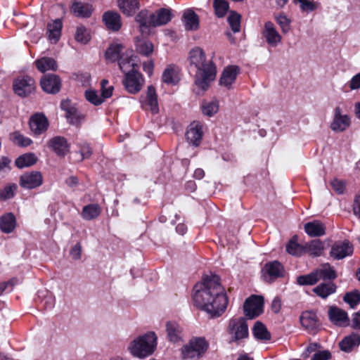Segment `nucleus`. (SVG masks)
<instances>
[{
  "label": "nucleus",
  "mask_w": 360,
  "mask_h": 360,
  "mask_svg": "<svg viewBox=\"0 0 360 360\" xmlns=\"http://www.w3.org/2000/svg\"><path fill=\"white\" fill-rule=\"evenodd\" d=\"M194 304L212 318L220 316L226 310L228 299L217 275L206 276L193 287Z\"/></svg>",
  "instance_id": "obj_1"
},
{
  "label": "nucleus",
  "mask_w": 360,
  "mask_h": 360,
  "mask_svg": "<svg viewBox=\"0 0 360 360\" xmlns=\"http://www.w3.org/2000/svg\"><path fill=\"white\" fill-rule=\"evenodd\" d=\"M190 68L194 71V82L201 91H206L217 75V69L211 60L206 58L205 51L200 47L192 49L188 54Z\"/></svg>",
  "instance_id": "obj_2"
},
{
  "label": "nucleus",
  "mask_w": 360,
  "mask_h": 360,
  "mask_svg": "<svg viewBox=\"0 0 360 360\" xmlns=\"http://www.w3.org/2000/svg\"><path fill=\"white\" fill-rule=\"evenodd\" d=\"M158 337L154 332H148L132 340L128 349L132 356L145 359L151 355L156 349Z\"/></svg>",
  "instance_id": "obj_3"
},
{
  "label": "nucleus",
  "mask_w": 360,
  "mask_h": 360,
  "mask_svg": "<svg viewBox=\"0 0 360 360\" xmlns=\"http://www.w3.org/2000/svg\"><path fill=\"white\" fill-rule=\"evenodd\" d=\"M208 346L204 338H193L181 348L182 358L184 359H198L205 353Z\"/></svg>",
  "instance_id": "obj_4"
},
{
  "label": "nucleus",
  "mask_w": 360,
  "mask_h": 360,
  "mask_svg": "<svg viewBox=\"0 0 360 360\" xmlns=\"http://www.w3.org/2000/svg\"><path fill=\"white\" fill-rule=\"evenodd\" d=\"M227 332L231 335V342H239L248 337V326L244 318L231 319L227 327Z\"/></svg>",
  "instance_id": "obj_5"
},
{
  "label": "nucleus",
  "mask_w": 360,
  "mask_h": 360,
  "mask_svg": "<svg viewBox=\"0 0 360 360\" xmlns=\"http://www.w3.org/2000/svg\"><path fill=\"white\" fill-rule=\"evenodd\" d=\"M13 88L17 95L26 97L34 91L35 82L32 77L23 76L14 80Z\"/></svg>",
  "instance_id": "obj_6"
},
{
  "label": "nucleus",
  "mask_w": 360,
  "mask_h": 360,
  "mask_svg": "<svg viewBox=\"0 0 360 360\" xmlns=\"http://www.w3.org/2000/svg\"><path fill=\"white\" fill-rule=\"evenodd\" d=\"M262 297L257 295H252L244 303V314L249 319H254L262 312Z\"/></svg>",
  "instance_id": "obj_7"
},
{
  "label": "nucleus",
  "mask_w": 360,
  "mask_h": 360,
  "mask_svg": "<svg viewBox=\"0 0 360 360\" xmlns=\"http://www.w3.org/2000/svg\"><path fill=\"white\" fill-rule=\"evenodd\" d=\"M353 246L349 240L336 241L331 247L330 256L335 259L340 260L350 256L353 253Z\"/></svg>",
  "instance_id": "obj_8"
},
{
  "label": "nucleus",
  "mask_w": 360,
  "mask_h": 360,
  "mask_svg": "<svg viewBox=\"0 0 360 360\" xmlns=\"http://www.w3.org/2000/svg\"><path fill=\"white\" fill-rule=\"evenodd\" d=\"M143 84V78L137 71L127 73L123 80L126 90L131 94L138 93L141 89Z\"/></svg>",
  "instance_id": "obj_9"
},
{
  "label": "nucleus",
  "mask_w": 360,
  "mask_h": 360,
  "mask_svg": "<svg viewBox=\"0 0 360 360\" xmlns=\"http://www.w3.org/2000/svg\"><path fill=\"white\" fill-rule=\"evenodd\" d=\"M43 178L39 172L32 171L25 172L20 177L19 184L22 188L25 189H33L42 184Z\"/></svg>",
  "instance_id": "obj_10"
},
{
  "label": "nucleus",
  "mask_w": 360,
  "mask_h": 360,
  "mask_svg": "<svg viewBox=\"0 0 360 360\" xmlns=\"http://www.w3.org/2000/svg\"><path fill=\"white\" fill-rule=\"evenodd\" d=\"M350 123V117L347 115L342 114L340 107H336L330 123V129L335 132H342L346 130Z\"/></svg>",
  "instance_id": "obj_11"
},
{
  "label": "nucleus",
  "mask_w": 360,
  "mask_h": 360,
  "mask_svg": "<svg viewBox=\"0 0 360 360\" xmlns=\"http://www.w3.org/2000/svg\"><path fill=\"white\" fill-rule=\"evenodd\" d=\"M262 272L264 279L266 281L272 282L283 276L284 269L280 262L274 261L266 263L262 269Z\"/></svg>",
  "instance_id": "obj_12"
},
{
  "label": "nucleus",
  "mask_w": 360,
  "mask_h": 360,
  "mask_svg": "<svg viewBox=\"0 0 360 360\" xmlns=\"http://www.w3.org/2000/svg\"><path fill=\"white\" fill-rule=\"evenodd\" d=\"M262 34L267 44L271 46L276 47L281 41L282 37L281 34L277 31L274 23L270 21L265 22Z\"/></svg>",
  "instance_id": "obj_13"
},
{
  "label": "nucleus",
  "mask_w": 360,
  "mask_h": 360,
  "mask_svg": "<svg viewBox=\"0 0 360 360\" xmlns=\"http://www.w3.org/2000/svg\"><path fill=\"white\" fill-rule=\"evenodd\" d=\"M302 326L308 332L314 333L319 327V321L316 314L312 311L302 312L300 318Z\"/></svg>",
  "instance_id": "obj_14"
},
{
  "label": "nucleus",
  "mask_w": 360,
  "mask_h": 360,
  "mask_svg": "<svg viewBox=\"0 0 360 360\" xmlns=\"http://www.w3.org/2000/svg\"><path fill=\"white\" fill-rule=\"evenodd\" d=\"M239 73V68L236 65H229L224 68L219 79V84L228 89L232 88Z\"/></svg>",
  "instance_id": "obj_15"
},
{
  "label": "nucleus",
  "mask_w": 360,
  "mask_h": 360,
  "mask_svg": "<svg viewBox=\"0 0 360 360\" xmlns=\"http://www.w3.org/2000/svg\"><path fill=\"white\" fill-rule=\"evenodd\" d=\"M42 89L48 94H56L60 89V79L56 75H45L41 79Z\"/></svg>",
  "instance_id": "obj_16"
},
{
  "label": "nucleus",
  "mask_w": 360,
  "mask_h": 360,
  "mask_svg": "<svg viewBox=\"0 0 360 360\" xmlns=\"http://www.w3.org/2000/svg\"><path fill=\"white\" fill-rule=\"evenodd\" d=\"M186 136L189 143L199 146L202 137V125L199 122H193L188 127Z\"/></svg>",
  "instance_id": "obj_17"
},
{
  "label": "nucleus",
  "mask_w": 360,
  "mask_h": 360,
  "mask_svg": "<svg viewBox=\"0 0 360 360\" xmlns=\"http://www.w3.org/2000/svg\"><path fill=\"white\" fill-rule=\"evenodd\" d=\"M143 107L146 110H150L153 114L159 111L158 103L155 89L153 86H148L146 95L141 99Z\"/></svg>",
  "instance_id": "obj_18"
},
{
  "label": "nucleus",
  "mask_w": 360,
  "mask_h": 360,
  "mask_svg": "<svg viewBox=\"0 0 360 360\" xmlns=\"http://www.w3.org/2000/svg\"><path fill=\"white\" fill-rule=\"evenodd\" d=\"M49 127L47 118L42 114L37 113L30 120L31 131L36 135H39L46 131Z\"/></svg>",
  "instance_id": "obj_19"
},
{
  "label": "nucleus",
  "mask_w": 360,
  "mask_h": 360,
  "mask_svg": "<svg viewBox=\"0 0 360 360\" xmlns=\"http://www.w3.org/2000/svg\"><path fill=\"white\" fill-rule=\"evenodd\" d=\"M166 332L169 341L176 343L183 339V328L175 321H169L166 323Z\"/></svg>",
  "instance_id": "obj_20"
},
{
  "label": "nucleus",
  "mask_w": 360,
  "mask_h": 360,
  "mask_svg": "<svg viewBox=\"0 0 360 360\" xmlns=\"http://www.w3.org/2000/svg\"><path fill=\"white\" fill-rule=\"evenodd\" d=\"M132 51L126 50L124 54H122L118 61L120 70L125 75L128 72L136 71L135 67L137 66L135 59L136 57L133 56Z\"/></svg>",
  "instance_id": "obj_21"
},
{
  "label": "nucleus",
  "mask_w": 360,
  "mask_h": 360,
  "mask_svg": "<svg viewBox=\"0 0 360 360\" xmlns=\"http://www.w3.org/2000/svg\"><path fill=\"white\" fill-rule=\"evenodd\" d=\"M151 13V22L153 27L166 25L172 18V12L167 8H160Z\"/></svg>",
  "instance_id": "obj_22"
},
{
  "label": "nucleus",
  "mask_w": 360,
  "mask_h": 360,
  "mask_svg": "<svg viewBox=\"0 0 360 360\" xmlns=\"http://www.w3.org/2000/svg\"><path fill=\"white\" fill-rule=\"evenodd\" d=\"M49 147L59 156H65L69 151V145L66 139L62 136H55L50 139Z\"/></svg>",
  "instance_id": "obj_23"
},
{
  "label": "nucleus",
  "mask_w": 360,
  "mask_h": 360,
  "mask_svg": "<svg viewBox=\"0 0 360 360\" xmlns=\"http://www.w3.org/2000/svg\"><path fill=\"white\" fill-rule=\"evenodd\" d=\"M328 316L331 322L337 326H343L348 324L349 319L347 314L336 307H330Z\"/></svg>",
  "instance_id": "obj_24"
},
{
  "label": "nucleus",
  "mask_w": 360,
  "mask_h": 360,
  "mask_svg": "<svg viewBox=\"0 0 360 360\" xmlns=\"http://www.w3.org/2000/svg\"><path fill=\"white\" fill-rule=\"evenodd\" d=\"M326 229V225L319 220H314L304 224V231L311 237H320L325 235Z\"/></svg>",
  "instance_id": "obj_25"
},
{
  "label": "nucleus",
  "mask_w": 360,
  "mask_h": 360,
  "mask_svg": "<svg viewBox=\"0 0 360 360\" xmlns=\"http://www.w3.org/2000/svg\"><path fill=\"white\" fill-rule=\"evenodd\" d=\"M103 20L108 30L118 31L121 28L120 15L116 12H105L103 15Z\"/></svg>",
  "instance_id": "obj_26"
},
{
  "label": "nucleus",
  "mask_w": 360,
  "mask_h": 360,
  "mask_svg": "<svg viewBox=\"0 0 360 360\" xmlns=\"http://www.w3.org/2000/svg\"><path fill=\"white\" fill-rule=\"evenodd\" d=\"M360 345V335L356 333H352L344 338L340 342L339 346L342 351L351 352Z\"/></svg>",
  "instance_id": "obj_27"
},
{
  "label": "nucleus",
  "mask_w": 360,
  "mask_h": 360,
  "mask_svg": "<svg viewBox=\"0 0 360 360\" xmlns=\"http://www.w3.org/2000/svg\"><path fill=\"white\" fill-rule=\"evenodd\" d=\"M127 49L121 44L113 43L110 45L105 51V59L109 62L119 61Z\"/></svg>",
  "instance_id": "obj_28"
},
{
  "label": "nucleus",
  "mask_w": 360,
  "mask_h": 360,
  "mask_svg": "<svg viewBox=\"0 0 360 360\" xmlns=\"http://www.w3.org/2000/svg\"><path fill=\"white\" fill-rule=\"evenodd\" d=\"M63 28V23L61 20L56 19L47 25L48 37L51 43H57L61 36V30Z\"/></svg>",
  "instance_id": "obj_29"
},
{
  "label": "nucleus",
  "mask_w": 360,
  "mask_h": 360,
  "mask_svg": "<svg viewBox=\"0 0 360 360\" xmlns=\"http://www.w3.org/2000/svg\"><path fill=\"white\" fill-rule=\"evenodd\" d=\"M183 22L186 30H196L199 27L198 15L191 9H187L184 11Z\"/></svg>",
  "instance_id": "obj_30"
},
{
  "label": "nucleus",
  "mask_w": 360,
  "mask_h": 360,
  "mask_svg": "<svg viewBox=\"0 0 360 360\" xmlns=\"http://www.w3.org/2000/svg\"><path fill=\"white\" fill-rule=\"evenodd\" d=\"M336 285L332 282L321 283L313 289V292L319 297L326 299L336 291Z\"/></svg>",
  "instance_id": "obj_31"
},
{
  "label": "nucleus",
  "mask_w": 360,
  "mask_h": 360,
  "mask_svg": "<svg viewBox=\"0 0 360 360\" xmlns=\"http://www.w3.org/2000/svg\"><path fill=\"white\" fill-rule=\"evenodd\" d=\"M151 14L147 10H142L136 16V20L139 24L140 30L143 34H148L150 27L152 26Z\"/></svg>",
  "instance_id": "obj_32"
},
{
  "label": "nucleus",
  "mask_w": 360,
  "mask_h": 360,
  "mask_svg": "<svg viewBox=\"0 0 360 360\" xmlns=\"http://www.w3.org/2000/svg\"><path fill=\"white\" fill-rule=\"evenodd\" d=\"M117 4L120 11L128 16L134 15L139 8V0H117Z\"/></svg>",
  "instance_id": "obj_33"
},
{
  "label": "nucleus",
  "mask_w": 360,
  "mask_h": 360,
  "mask_svg": "<svg viewBox=\"0 0 360 360\" xmlns=\"http://www.w3.org/2000/svg\"><path fill=\"white\" fill-rule=\"evenodd\" d=\"M38 70L44 72L48 70H56L57 69V63L56 60L51 57H41L34 62Z\"/></svg>",
  "instance_id": "obj_34"
},
{
  "label": "nucleus",
  "mask_w": 360,
  "mask_h": 360,
  "mask_svg": "<svg viewBox=\"0 0 360 360\" xmlns=\"http://www.w3.org/2000/svg\"><path fill=\"white\" fill-rule=\"evenodd\" d=\"M101 213V207L98 204L92 203L83 207L81 215L84 219L89 221L97 218Z\"/></svg>",
  "instance_id": "obj_35"
},
{
  "label": "nucleus",
  "mask_w": 360,
  "mask_h": 360,
  "mask_svg": "<svg viewBox=\"0 0 360 360\" xmlns=\"http://www.w3.org/2000/svg\"><path fill=\"white\" fill-rule=\"evenodd\" d=\"M15 226V218L12 213H7L0 217V229L6 233H11Z\"/></svg>",
  "instance_id": "obj_36"
},
{
  "label": "nucleus",
  "mask_w": 360,
  "mask_h": 360,
  "mask_svg": "<svg viewBox=\"0 0 360 360\" xmlns=\"http://www.w3.org/2000/svg\"><path fill=\"white\" fill-rule=\"evenodd\" d=\"M71 9L75 15L82 18L89 17L92 12V7L91 5L88 4H83L82 2H74L72 5Z\"/></svg>",
  "instance_id": "obj_37"
},
{
  "label": "nucleus",
  "mask_w": 360,
  "mask_h": 360,
  "mask_svg": "<svg viewBox=\"0 0 360 360\" xmlns=\"http://www.w3.org/2000/svg\"><path fill=\"white\" fill-rule=\"evenodd\" d=\"M324 250V245L320 240H313L307 243L304 247V250L309 255L319 257L321 255Z\"/></svg>",
  "instance_id": "obj_38"
},
{
  "label": "nucleus",
  "mask_w": 360,
  "mask_h": 360,
  "mask_svg": "<svg viewBox=\"0 0 360 360\" xmlns=\"http://www.w3.org/2000/svg\"><path fill=\"white\" fill-rule=\"evenodd\" d=\"M162 79L167 84H176L179 78L175 67L172 65H168L162 73Z\"/></svg>",
  "instance_id": "obj_39"
},
{
  "label": "nucleus",
  "mask_w": 360,
  "mask_h": 360,
  "mask_svg": "<svg viewBox=\"0 0 360 360\" xmlns=\"http://www.w3.org/2000/svg\"><path fill=\"white\" fill-rule=\"evenodd\" d=\"M252 333L254 337L257 340H269L271 338V335L266 328L259 321H257L255 323L252 328Z\"/></svg>",
  "instance_id": "obj_40"
},
{
  "label": "nucleus",
  "mask_w": 360,
  "mask_h": 360,
  "mask_svg": "<svg viewBox=\"0 0 360 360\" xmlns=\"http://www.w3.org/2000/svg\"><path fill=\"white\" fill-rule=\"evenodd\" d=\"M37 157L34 153H26L20 155L15 160V165L18 168H24L33 165L37 162Z\"/></svg>",
  "instance_id": "obj_41"
},
{
  "label": "nucleus",
  "mask_w": 360,
  "mask_h": 360,
  "mask_svg": "<svg viewBox=\"0 0 360 360\" xmlns=\"http://www.w3.org/2000/svg\"><path fill=\"white\" fill-rule=\"evenodd\" d=\"M319 281L321 279L333 280L337 277V274L333 267L330 264H326L321 269H316Z\"/></svg>",
  "instance_id": "obj_42"
},
{
  "label": "nucleus",
  "mask_w": 360,
  "mask_h": 360,
  "mask_svg": "<svg viewBox=\"0 0 360 360\" xmlns=\"http://www.w3.org/2000/svg\"><path fill=\"white\" fill-rule=\"evenodd\" d=\"M319 281L316 270L307 275L300 276L297 278V283L300 285H314Z\"/></svg>",
  "instance_id": "obj_43"
},
{
  "label": "nucleus",
  "mask_w": 360,
  "mask_h": 360,
  "mask_svg": "<svg viewBox=\"0 0 360 360\" xmlns=\"http://www.w3.org/2000/svg\"><path fill=\"white\" fill-rule=\"evenodd\" d=\"M84 95L86 101L94 105H99L105 101L101 95H99L97 91L92 89L86 90Z\"/></svg>",
  "instance_id": "obj_44"
},
{
  "label": "nucleus",
  "mask_w": 360,
  "mask_h": 360,
  "mask_svg": "<svg viewBox=\"0 0 360 360\" xmlns=\"http://www.w3.org/2000/svg\"><path fill=\"white\" fill-rule=\"evenodd\" d=\"M213 6L215 14L218 18L224 17L229 8V5L226 0H214Z\"/></svg>",
  "instance_id": "obj_45"
},
{
  "label": "nucleus",
  "mask_w": 360,
  "mask_h": 360,
  "mask_svg": "<svg viewBox=\"0 0 360 360\" xmlns=\"http://www.w3.org/2000/svg\"><path fill=\"white\" fill-rule=\"evenodd\" d=\"M136 51L143 56H149L153 52V45L149 41L140 40L136 44Z\"/></svg>",
  "instance_id": "obj_46"
},
{
  "label": "nucleus",
  "mask_w": 360,
  "mask_h": 360,
  "mask_svg": "<svg viewBox=\"0 0 360 360\" xmlns=\"http://www.w3.org/2000/svg\"><path fill=\"white\" fill-rule=\"evenodd\" d=\"M202 112L205 115L212 117L217 112L219 105L217 101H204L201 105Z\"/></svg>",
  "instance_id": "obj_47"
},
{
  "label": "nucleus",
  "mask_w": 360,
  "mask_h": 360,
  "mask_svg": "<svg viewBox=\"0 0 360 360\" xmlns=\"http://www.w3.org/2000/svg\"><path fill=\"white\" fill-rule=\"evenodd\" d=\"M11 139L15 143L21 147H26L32 143V140L21 134L18 131H15L11 134Z\"/></svg>",
  "instance_id": "obj_48"
},
{
  "label": "nucleus",
  "mask_w": 360,
  "mask_h": 360,
  "mask_svg": "<svg viewBox=\"0 0 360 360\" xmlns=\"http://www.w3.org/2000/svg\"><path fill=\"white\" fill-rule=\"evenodd\" d=\"M229 24L233 32H238L240 29V15L235 11H231L228 17Z\"/></svg>",
  "instance_id": "obj_49"
},
{
  "label": "nucleus",
  "mask_w": 360,
  "mask_h": 360,
  "mask_svg": "<svg viewBox=\"0 0 360 360\" xmlns=\"http://www.w3.org/2000/svg\"><path fill=\"white\" fill-rule=\"evenodd\" d=\"M296 237H293L286 245V251L295 256L301 255L304 250L298 243L295 242Z\"/></svg>",
  "instance_id": "obj_50"
},
{
  "label": "nucleus",
  "mask_w": 360,
  "mask_h": 360,
  "mask_svg": "<svg viewBox=\"0 0 360 360\" xmlns=\"http://www.w3.org/2000/svg\"><path fill=\"white\" fill-rule=\"evenodd\" d=\"M295 4H299L302 11L311 12L318 7V4L313 0H294Z\"/></svg>",
  "instance_id": "obj_51"
},
{
  "label": "nucleus",
  "mask_w": 360,
  "mask_h": 360,
  "mask_svg": "<svg viewBox=\"0 0 360 360\" xmlns=\"http://www.w3.org/2000/svg\"><path fill=\"white\" fill-rule=\"evenodd\" d=\"M17 186L15 184L6 186L4 188L0 190V199L6 200L13 198Z\"/></svg>",
  "instance_id": "obj_52"
},
{
  "label": "nucleus",
  "mask_w": 360,
  "mask_h": 360,
  "mask_svg": "<svg viewBox=\"0 0 360 360\" xmlns=\"http://www.w3.org/2000/svg\"><path fill=\"white\" fill-rule=\"evenodd\" d=\"M332 188L338 195H342L346 189L347 182L345 180L334 179L330 183Z\"/></svg>",
  "instance_id": "obj_53"
},
{
  "label": "nucleus",
  "mask_w": 360,
  "mask_h": 360,
  "mask_svg": "<svg viewBox=\"0 0 360 360\" xmlns=\"http://www.w3.org/2000/svg\"><path fill=\"white\" fill-rule=\"evenodd\" d=\"M60 108L66 112L68 118L71 119V122L73 123V119L75 117L77 110L75 108L70 105V102L68 100L63 101L60 103Z\"/></svg>",
  "instance_id": "obj_54"
},
{
  "label": "nucleus",
  "mask_w": 360,
  "mask_h": 360,
  "mask_svg": "<svg viewBox=\"0 0 360 360\" xmlns=\"http://www.w3.org/2000/svg\"><path fill=\"white\" fill-rule=\"evenodd\" d=\"M343 300L353 308L360 302V294L357 290L348 292L344 296Z\"/></svg>",
  "instance_id": "obj_55"
},
{
  "label": "nucleus",
  "mask_w": 360,
  "mask_h": 360,
  "mask_svg": "<svg viewBox=\"0 0 360 360\" xmlns=\"http://www.w3.org/2000/svg\"><path fill=\"white\" fill-rule=\"evenodd\" d=\"M277 23L280 25L282 32L287 33L290 30V20L286 15L281 14L276 17Z\"/></svg>",
  "instance_id": "obj_56"
},
{
  "label": "nucleus",
  "mask_w": 360,
  "mask_h": 360,
  "mask_svg": "<svg viewBox=\"0 0 360 360\" xmlns=\"http://www.w3.org/2000/svg\"><path fill=\"white\" fill-rule=\"evenodd\" d=\"M113 86L109 85V82L106 79H103L101 82V96L104 100L110 98L112 95Z\"/></svg>",
  "instance_id": "obj_57"
},
{
  "label": "nucleus",
  "mask_w": 360,
  "mask_h": 360,
  "mask_svg": "<svg viewBox=\"0 0 360 360\" xmlns=\"http://www.w3.org/2000/svg\"><path fill=\"white\" fill-rule=\"evenodd\" d=\"M89 34L84 27H78L75 34V39L82 44H86L89 41Z\"/></svg>",
  "instance_id": "obj_58"
},
{
  "label": "nucleus",
  "mask_w": 360,
  "mask_h": 360,
  "mask_svg": "<svg viewBox=\"0 0 360 360\" xmlns=\"http://www.w3.org/2000/svg\"><path fill=\"white\" fill-rule=\"evenodd\" d=\"M79 153L80 158L79 160H82L86 158H89L92 154V150L89 145L86 143H82L79 144Z\"/></svg>",
  "instance_id": "obj_59"
},
{
  "label": "nucleus",
  "mask_w": 360,
  "mask_h": 360,
  "mask_svg": "<svg viewBox=\"0 0 360 360\" xmlns=\"http://www.w3.org/2000/svg\"><path fill=\"white\" fill-rule=\"evenodd\" d=\"M347 85L351 91L360 89V72L354 75L347 82Z\"/></svg>",
  "instance_id": "obj_60"
},
{
  "label": "nucleus",
  "mask_w": 360,
  "mask_h": 360,
  "mask_svg": "<svg viewBox=\"0 0 360 360\" xmlns=\"http://www.w3.org/2000/svg\"><path fill=\"white\" fill-rule=\"evenodd\" d=\"M41 304L46 309H52L55 305V298L47 292V295L41 300Z\"/></svg>",
  "instance_id": "obj_61"
},
{
  "label": "nucleus",
  "mask_w": 360,
  "mask_h": 360,
  "mask_svg": "<svg viewBox=\"0 0 360 360\" xmlns=\"http://www.w3.org/2000/svg\"><path fill=\"white\" fill-rule=\"evenodd\" d=\"M11 160L6 157H2L0 159V175L8 172L10 169Z\"/></svg>",
  "instance_id": "obj_62"
},
{
  "label": "nucleus",
  "mask_w": 360,
  "mask_h": 360,
  "mask_svg": "<svg viewBox=\"0 0 360 360\" xmlns=\"http://www.w3.org/2000/svg\"><path fill=\"white\" fill-rule=\"evenodd\" d=\"M70 256L74 260H78L81 258L82 247L79 243H77L70 250Z\"/></svg>",
  "instance_id": "obj_63"
},
{
  "label": "nucleus",
  "mask_w": 360,
  "mask_h": 360,
  "mask_svg": "<svg viewBox=\"0 0 360 360\" xmlns=\"http://www.w3.org/2000/svg\"><path fill=\"white\" fill-rule=\"evenodd\" d=\"M353 212L354 215L360 218V194H357L354 198Z\"/></svg>",
  "instance_id": "obj_64"
}]
</instances>
